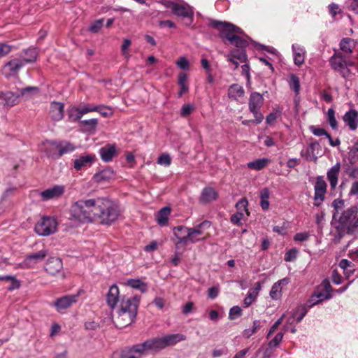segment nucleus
<instances>
[{
    "label": "nucleus",
    "mask_w": 358,
    "mask_h": 358,
    "mask_svg": "<svg viewBox=\"0 0 358 358\" xmlns=\"http://www.w3.org/2000/svg\"><path fill=\"white\" fill-rule=\"evenodd\" d=\"M260 198H261V206L263 210H267L269 207V191L267 188H264L260 192Z\"/></svg>",
    "instance_id": "nucleus-43"
},
{
    "label": "nucleus",
    "mask_w": 358,
    "mask_h": 358,
    "mask_svg": "<svg viewBox=\"0 0 358 358\" xmlns=\"http://www.w3.org/2000/svg\"><path fill=\"white\" fill-rule=\"evenodd\" d=\"M24 62L21 58H20V57L18 58L13 59L3 66V73L7 77L14 75L17 73L19 70L24 66Z\"/></svg>",
    "instance_id": "nucleus-18"
},
{
    "label": "nucleus",
    "mask_w": 358,
    "mask_h": 358,
    "mask_svg": "<svg viewBox=\"0 0 358 358\" xmlns=\"http://www.w3.org/2000/svg\"><path fill=\"white\" fill-rule=\"evenodd\" d=\"M157 163L160 165L169 166L171 163V157L169 154L163 153L158 157Z\"/></svg>",
    "instance_id": "nucleus-51"
},
{
    "label": "nucleus",
    "mask_w": 358,
    "mask_h": 358,
    "mask_svg": "<svg viewBox=\"0 0 358 358\" xmlns=\"http://www.w3.org/2000/svg\"><path fill=\"white\" fill-rule=\"evenodd\" d=\"M245 91L243 87L238 84L231 85L228 90V96L230 99L237 100L244 96Z\"/></svg>",
    "instance_id": "nucleus-35"
},
{
    "label": "nucleus",
    "mask_w": 358,
    "mask_h": 358,
    "mask_svg": "<svg viewBox=\"0 0 358 358\" xmlns=\"http://www.w3.org/2000/svg\"><path fill=\"white\" fill-rule=\"evenodd\" d=\"M353 40L350 38H343L341 40L340 43L341 49L345 52H352V45Z\"/></svg>",
    "instance_id": "nucleus-44"
},
{
    "label": "nucleus",
    "mask_w": 358,
    "mask_h": 358,
    "mask_svg": "<svg viewBox=\"0 0 358 358\" xmlns=\"http://www.w3.org/2000/svg\"><path fill=\"white\" fill-rule=\"evenodd\" d=\"M261 327V322L259 320H255L252 328L246 329L243 332V336L245 338H249L252 335L255 334L257 330Z\"/></svg>",
    "instance_id": "nucleus-42"
},
{
    "label": "nucleus",
    "mask_w": 358,
    "mask_h": 358,
    "mask_svg": "<svg viewBox=\"0 0 358 358\" xmlns=\"http://www.w3.org/2000/svg\"><path fill=\"white\" fill-rule=\"evenodd\" d=\"M65 192V187L63 185H55L41 192V196L43 201L57 199Z\"/></svg>",
    "instance_id": "nucleus-17"
},
{
    "label": "nucleus",
    "mask_w": 358,
    "mask_h": 358,
    "mask_svg": "<svg viewBox=\"0 0 358 358\" xmlns=\"http://www.w3.org/2000/svg\"><path fill=\"white\" fill-rule=\"evenodd\" d=\"M242 315V309L238 306H235L231 308L229 313V318L231 320H234Z\"/></svg>",
    "instance_id": "nucleus-48"
},
{
    "label": "nucleus",
    "mask_w": 358,
    "mask_h": 358,
    "mask_svg": "<svg viewBox=\"0 0 358 358\" xmlns=\"http://www.w3.org/2000/svg\"><path fill=\"white\" fill-rule=\"evenodd\" d=\"M210 26L220 31L222 38H225L231 44L234 45L237 49H244L248 45V42L241 38L238 34L243 33V30L233 24L213 20Z\"/></svg>",
    "instance_id": "nucleus-2"
},
{
    "label": "nucleus",
    "mask_w": 358,
    "mask_h": 358,
    "mask_svg": "<svg viewBox=\"0 0 358 358\" xmlns=\"http://www.w3.org/2000/svg\"><path fill=\"white\" fill-rule=\"evenodd\" d=\"M176 64L180 69L183 70L188 69L189 66L188 60L184 57H180Z\"/></svg>",
    "instance_id": "nucleus-60"
},
{
    "label": "nucleus",
    "mask_w": 358,
    "mask_h": 358,
    "mask_svg": "<svg viewBox=\"0 0 358 358\" xmlns=\"http://www.w3.org/2000/svg\"><path fill=\"white\" fill-rule=\"evenodd\" d=\"M78 294L66 295L61 298L57 299L54 305L58 310L66 309L70 307L73 303H75L78 301Z\"/></svg>",
    "instance_id": "nucleus-21"
},
{
    "label": "nucleus",
    "mask_w": 358,
    "mask_h": 358,
    "mask_svg": "<svg viewBox=\"0 0 358 358\" xmlns=\"http://www.w3.org/2000/svg\"><path fill=\"white\" fill-rule=\"evenodd\" d=\"M210 223L208 221H204L194 227H189L188 233L187 244L196 243L199 241H206L207 236H203L204 230L209 228Z\"/></svg>",
    "instance_id": "nucleus-9"
},
{
    "label": "nucleus",
    "mask_w": 358,
    "mask_h": 358,
    "mask_svg": "<svg viewBox=\"0 0 358 358\" xmlns=\"http://www.w3.org/2000/svg\"><path fill=\"white\" fill-rule=\"evenodd\" d=\"M120 216L118 206L111 200L106 199L98 220L102 224L110 225Z\"/></svg>",
    "instance_id": "nucleus-5"
},
{
    "label": "nucleus",
    "mask_w": 358,
    "mask_h": 358,
    "mask_svg": "<svg viewBox=\"0 0 358 358\" xmlns=\"http://www.w3.org/2000/svg\"><path fill=\"white\" fill-rule=\"evenodd\" d=\"M349 162L351 164L358 162V150L354 146L349 151Z\"/></svg>",
    "instance_id": "nucleus-52"
},
{
    "label": "nucleus",
    "mask_w": 358,
    "mask_h": 358,
    "mask_svg": "<svg viewBox=\"0 0 358 358\" xmlns=\"http://www.w3.org/2000/svg\"><path fill=\"white\" fill-rule=\"evenodd\" d=\"M315 294L316 295L317 298L318 299H320V303L325 299H329L331 298V294H329V293L326 294L322 290H321L320 292L317 291V292H315Z\"/></svg>",
    "instance_id": "nucleus-62"
},
{
    "label": "nucleus",
    "mask_w": 358,
    "mask_h": 358,
    "mask_svg": "<svg viewBox=\"0 0 358 358\" xmlns=\"http://www.w3.org/2000/svg\"><path fill=\"white\" fill-rule=\"evenodd\" d=\"M139 298L138 296L122 298L120 308L114 319L116 327L123 328L131 324L136 316Z\"/></svg>",
    "instance_id": "nucleus-1"
},
{
    "label": "nucleus",
    "mask_w": 358,
    "mask_h": 358,
    "mask_svg": "<svg viewBox=\"0 0 358 358\" xmlns=\"http://www.w3.org/2000/svg\"><path fill=\"white\" fill-rule=\"evenodd\" d=\"M103 19H100L94 22L89 28V30L93 33H97L103 26Z\"/></svg>",
    "instance_id": "nucleus-58"
},
{
    "label": "nucleus",
    "mask_w": 358,
    "mask_h": 358,
    "mask_svg": "<svg viewBox=\"0 0 358 358\" xmlns=\"http://www.w3.org/2000/svg\"><path fill=\"white\" fill-rule=\"evenodd\" d=\"M155 343L157 350H162L167 346L174 345L176 343L183 341L186 336L181 334H169L163 337L153 338Z\"/></svg>",
    "instance_id": "nucleus-11"
},
{
    "label": "nucleus",
    "mask_w": 358,
    "mask_h": 358,
    "mask_svg": "<svg viewBox=\"0 0 358 358\" xmlns=\"http://www.w3.org/2000/svg\"><path fill=\"white\" fill-rule=\"evenodd\" d=\"M310 308L306 305H301L297 307L293 313V318L296 317V322H300L308 313Z\"/></svg>",
    "instance_id": "nucleus-40"
},
{
    "label": "nucleus",
    "mask_w": 358,
    "mask_h": 358,
    "mask_svg": "<svg viewBox=\"0 0 358 358\" xmlns=\"http://www.w3.org/2000/svg\"><path fill=\"white\" fill-rule=\"evenodd\" d=\"M20 97H24L26 99H32L38 95L39 88L37 87H27L18 90Z\"/></svg>",
    "instance_id": "nucleus-36"
},
{
    "label": "nucleus",
    "mask_w": 358,
    "mask_h": 358,
    "mask_svg": "<svg viewBox=\"0 0 358 358\" xmlns=\"http://www.w3.org/2000/svg\"><path fill=\"white\" fill-rule=\"evenodd\" d=\"M340 171L341 163L337 162L327 171V177L332 189H334L337 186Z\"/></svg>",
    "instance_id": "nucleus-25"
},
{
    "label": "nucleus",
    "mask_w": 358,
    "mask_h": 358,
    "mask_svg": "<svg viewBox=\"0 0 358 358\" xmlns=\"http://www.w3.org/2000/svg\"><path fill=\"white\" fill-rule=\"evenodd\" d=\"M269 163V159L266 158L258 159L248 164V167L252 169L259 171L266 167Z\"/></svg>",
    "instance_id": "nucleus-39"
},
{
    "label": "nucleus",
    "mask_w": 358,
    "mask_h": 358,
    "mask_svg": "<svg viewBox=\"0 0 358 358\" xmlns=\"http://www.w3.org/2000/svg\"><path fill=\"white\" fill-rule=\"evenodd\" d=\"M328 122L333 129H337L338 124L335 117V111L333 108H329L327 111Z\"/></svg>",
    "instance_id": "nucleus-49"
},
{
    "label": "nucleus",
    "mask_w": 358,
    "mask_h": 358,
    "mask_svg": "<svg viewBox=\"0 0 358 358\" xmlns=\"http://www.w3.org/2000/svg\"><path fill=\"white\" fill-rule=\"evenodd\" d=\"M48 253L47 250L43 249L37 252L28 255L22 263V267L25 268L34 267L36 264L43 261L48 255Z\"/></svg>",
    "instance_id": "nucleus-12"
},
{
    "label": "nucleus",
    "mask_w": 358,
    "mask_h": 358,
    "mask_svg": "<svg viewBox=\"0 0 358 358\" xmlns=\"http://www.w3.org/2000/svg\"><path fill=\"white\" fill-rule=\"evenodd\" d=\"M25 56L20 55V58L26 63L34 62L36 60L38 52L35 48H29L24 50Z\"/></svg>",
    "instance_id": "nucleus-37"
},
{
    "label": "nucleus",
    "mask_w": 358,
    "mask_h": 358,
    "mask_svg": "<svg viewBox=\"0 0 358 358\" xmlns=\"http://www.w3.org/2000/svg\"><path fill=\"white\" fill-rule=\"evenodd\" d=\"M78 110H80V114H82V115L87 114L90 112L96 111V106H93L91 104H86L83 106L77 107Z\"/></svg>",
    "instance_id": "nucleus-54"
},
{
    "label": "nucleus",
    "mask_w": 358,
    "mask_h": 358,
    "mask_svg": "<svg viewBox=\"0 0 358 358\" xmlns=\"http://www.w3.org/2000/svg\"><path fill=\"white\" fill-rule=\"evenodd\" d=\"M327 183L322 176H318L315 185V205L319 206L324 199V194L327 191Z\"/></svg>",
    "instance_id": "nucleus-14"
},
{
    "label": "nucleus",
    "mask_w": 358,
    "mask_h": 358,
    "mask_svg": "<svg viewBox=\"0 0 358 358\" xmlns=\"http://www.w3.org/2000/svg\"><path fill=\"white\" fill-rule=\"evenodd\" d=\"M189 231V227H186L185 226H178L173 228V233L174 237L176 239L175 242L176 248L178 250L179 248L180 245H187V238L188 233Z\"/></svg>",
    "instance_id": "nucleus-13"
},
{
    "label": "nucleus",
    "mask_w": 358,
    "mask_h": 358,
    "mask_svg": "<svg viewBox=\"0 0 358 358\" xmlns=\"http://www.w3.org/2000/svg\"><path fill=\"white\" fill-rule=\"evenodd\" d=\"M339 266L341 268L346 271L347 273H353L355 271L353 264L348 259H343L339 263Z\"/></svg>",
    "instance_id": "nucleus-46"
},
{
    "label": "nucleus",
    "mask_w": 358,
    "mask_h": 358,
    "mask_svg": "<svg viewBox=\"0 0 358 358\" xmlns=\"http://www.w3.org/2000/svg\"><path fill=\"white\" fill-rule=\"evenodd\" d=\"M292 51L294 54V62L297 66H301L305 59V50L299 45H292Z\"/></svg>",
    "instance_id": "nucleus-32"
},
{
    "label": "nucleus",
    "mask_w": 358,
    "mask_h": 358,
    "mask_svg": "<svg viewBox=\"0 0 358 358\" xmlns=\"http://www.w3.org/2000/svg\"><path fill=\"white\" fill-rule=\"evenodd\" d=\"M349 194L350 196L358 195V181L356 180L352 183Z\"/></svg>",
    "instance_id": "nucleus-64"
},
{
    "label": "nucleus",
    "mask_w": 358,
    "mask_h": 358,
    "mask_svg": "<svg viewBox=\"0 0 358 358\" xmlns=\"http://www.w3.org/2000/svg\"><path fill=\"white\" fill-rule=\"evenodd\" d=\"M82 116V114H80V110L77 107L72 108L69 114V119L73 122L79 120Z\"/></svg>",
    "instance_id": "nucleus-55"
},
{
    "label": "nucleus",
    "mask_w": 358,
    "mask_h": 358,
    "mask_svg": "<svg viewBox=\"0 0 358 358\" xmlns=\"http://www.w3.org/2000/svg\"><path fill=\"white\" fill-rule=\"evenodd\" d=\"M288 282L287 278H283L274 283L270 291V296L274 300L279 299L282 295V285H287Z\"/></svg>",
    "instance_id": "nucleus-31"
},
{
    "label": "nucleus",
    "mask_w": 358,
    "mask_h": 358,
    "mask_svg": "<svg viewBox=\"0 0 358 358\" xmlns=\"http://www.w3.org/2000/svg\"><path fill=\"white\" fill-rule=\"evenodd\" d=\"M320 145L319 143L316 141L312 142L309 144L306 151L302 150L301 152V155L306 157L307 160L316 162L319 152L318 151L317 152L315 151L320 150Z\"/></svg>",
    "instance_id": "nucleus-23"
},
{
    "label": "nucleus",
    "mask_w": 358,
    "mask_h": 358,
    "mask_svg": "<svg viewBox=\"0 0 358 358\" xmlns=\"http://www.w3.org/2000/svg\"><path fill=\"white\" fill-rule=\"evenodd\" d=\"M50 115L52 120L56 121L61 120L64 117V104L61 102H52Z\"/></svg>",
    "instance_id": "nucleus-29"
},
{
    "label": "nucleus",
    "mask_w": 358,
    "mask_h": 358,
    "mask_svg": "<svg viewBox=\"0 0 358 358\" xmlns=\"http://www.w3.org/2000/svg\"><path fill=\"white\" fill-rule=\"evenodd\" d=\"M127 284L132 288L140 289L142 292H146L148 289L147 285L139 279L129 280Z\"/></svg>",
    "instance_id": "nucleus-41"
},
{
    "label": "nucleus",
    "mask_w": 358,
    "mask_h": 358,
    "mask_svg": "<svg viewBox=\"0 0 358 358\" xmlns=\"http://www.w3.org/2000/svg\"><path fill=\"white\" fill-rule=\"evenodd\" d=\"M162 3L171 10L172 13L178 17L187 18L186 25L189 26L194 18L193 8L186 3H178L172 1H164Z\"/></svg>",
    "instance_id": "nucleus-4"
},
{
    "label": "nucleus",
    "mask_w": 358,
    "mask_h": 358,
    "mask_svg": "<svg viewBox=\"0 0 358 358\" xmlns=\"http://www.w3.org/2000/svg\"><path fill=\"white\" fill-rule=\"evenodd\" d=\"M48 145L51 147L52 150L59 151L57 157H60L64 154L71 152L75 150V146L69 142L57 143L54 141H50L48 142Z\"/></svg>",
    "instance_id": "nucleus-20"
},
{
    "label": "nucleus",
    "mask_w": 358,
    "mask_h": 358,
    "mask_svg": "<svg viewBox=\"0 0 358 358\" xmlns=\"http://www.w3.org/2000/svg\"><path fill=\"white\" fill-rule=\"evenodd\" d=\"M120 291L116 285H113L107 294L106 301L111 309H114L119 300Z\"/></svg>",
    "instance_id": "nucleus-28"
},
{
    "label": "nucleus",
    "mask_w": 358,
    "mask_h": 358,
    "mask_svg": "<svg viewBox=\"0 0 358 358\" xmlns=\"http://www.w3.org/2000/svg\"><path fill=\"white\" fill-rule=\"evenodd\" d=\"M171 212V208L165 206L157 213L156 220L159 225L163 227L167 224Z\"/></svg>",
    "instance_id": "nucleus-34"
},
{
    "label": "nucleus",
    "mask_w": 358,
    "mask_h": 358,
    "mask_svg": "<svg viewBox=\"0 0 358 358\" xmlns=\"http://www.w3.org/2000/svg\"><path fill=\"white\" fill-rule=\"evenodd\" d=\"M0 98L4 100L5 104L9 106H13L19 103L20 98L19 92L13 93L12 92H6L0 94Z\"/></svg>",
    "instance_id": "nucleus-33"
},
{
    "label": "nucleus",
    "mask_w": 358,
    "mask_h": 358,
    "mask_svg": "<svg viewBox=\"0 0 358 358\" xmlns=\"http://www.w3.org/2000/svg\"><path fill=\"white\" fill-rule=\"evenodd\" d=\"M343 120L350 130L355 131L358 127V112L356 110L351 109L346 112Z\"/></svg>",
    "instance_id": "nucleus-22"
},
{
    "label": "nucleus",
    "mask_w": 358,
    "mask_h": 358,
    "mask_svg": "<svg viewBox=\"0 0 358 358\" xmlns=\"http://www.w3.org/2000/svg\"><path fill=\"white\" fill-rule=\"evenodd\" d=\"M98 124V120L93 118L80 121V125L87 132H94Z\"/></svg>",
    "instance_id": "nucleus-38"
},
{
    "label": "nucleus",
    "mask_w": 358,
    "mask_h": 358,
    "mask_svg": "<svg viewBox=\"0 0 358 358\" xmlns=\"http://www.w3.org/2000/svg\"><path fill=\"white\" fill-rule=\"evenodd\" d=\"M88 199H80L71 208V215L80 222H92Z\"/></svg>",
    "instance_id": "nucleus-6"
},
{
    "label": "nucleus",
    "mask_w": 358,
    "mask_h": 358,
    "mask_svg": "<svg viewBox=\"0 0 358 358\" xmlns=\"http://www.w3.org/2000/svg\"><path fill=\"white\" fill-rule=\"evenodd\" d=\"M150 350H157L153 338L146 340L120 351L115 352L112 358H142V356Z\"/></svg>",
    "instance_id": "nucleus-3"
},
{
    "label": "nucleus",
    "mask_w": 358,
    "mask_h": 358,
    "mask_svg": "<svg viewBox=\"0 0 358 358\" xmlns=\"http://www.w3.org/2000/svg\"><path fill=\"white\" fill-rule=\"evenodd\" d=\"M0 280L1 281L6 280L8 282H13V285H9L8 287V290H13L15 289H17L20 287L19 281L14 276H12V275L0 276Z\"/></svg>",
    "instance_id": "nucleus-45"
},
{
    "label": "nucleus",
    "mask_w": 358,
    "mask_h": 358,
    "mask_svg": "<svg viewBox=\"0 0 358 358\" xmlns=\"http://www.w3.org/2000/svg\"><path fill=\"white\" fill-rule=\"evenodd\" d=\"M63 267L59 258L50 257L45 264V269L50 275H55L59 273Z\"/></svg>",
    "instance_id": "nucleus-24"
},
{
    "label": "nucleus",
    "mask_w": 358,
    "mask_h": 358,
    "mask_svg": "<svg viewBox=\"0 0 358 358\" xmlns=\"http://www.w3.org/2000/svg\"><path fill=\"white\" fill-rule=\"evenodd\" d=\"M310 130L315 136H326L327 137V135H329V134H328L323 128H317L315 126H311L310 127Z\"/></svg>",
    "instance_id": "nucleus-57"
},
{
    "label": "nucleus",
    "mask_w": 358,
    "mask_h": 358,
    "mask_svg": "<svg viewBox=\"0 0 358 358\" xmlns=\"http://www.w3.org/2000/svg\"><path fill=\"white\" fill-rule=\"evenodd\" d=\"M217 196L218 194L213 187H206L201 193L199 201L201 203H207L216 200Z\"/></svg>",
    "instance_id": "nucleus-27"
},
{
    "label": "nucleus",
    "mask_w": 358,
    "mask_h": 358,
    "mask_svg": "<svg viewBox=\"0 0 358 358\" xmlns=\"http://www.w3.org/2000/svg\"><path fill=\"white\" fill-rule=\"evenodd\" d=\"M96 111L99 113L103 117H108L113 114V111L110 108L105 106H96Z\"/></svg>",
    "instance_id": "nucleus-53"
},
{
    "label": "nucleus",
    "mask_w": 358,
    "mask_h": 358,
    "mask_svg": "<svg viewBox=\"0 0 358 358\" xmlns=\"http://www.w3.org/2000/svg\"><path fill=\"white\" fill-rule=\"evenodd\" d=\"M297 250L292 249L285 254V260L286 262H291L296 257Z\"/></svg>",
    "instance_id": "nucleus-63"
},
{
    "label": "nucleus",
    "mask_w": 358,
    "mask_h": 358,
    "mask_svg": "<svg viewBox=\"0 0 358 358\" xmlns=\"http://www.w3.org/2000/svg\"><path fill=\"white\" fill-rule=\"evenodd\" d=\"M280 113L279 111H275L273 113H271L268 115H267L266 121L267 124H272L274 122L276 119L280 116Z\"/></svg>",
    "instance_id": "nucleus-61"
},
{
    "label": "nucleus",
    "mask_w": 358,
    "mask_h": 358,
    "mask_svg": "<svg viewBox=\"0 0 358 358\" xmlns=\"http://www.w3.org/2000/svg\"><path fill=\"white\" fill-rule=\"evenodd\" d=\"M248 202L245 198L241 199L236 204V207L238 212L243 213L244 211L248 212L247 206Z\"/></svg>",
    "instance_id": "nucleus-56"
},
{
    "label": "nucleus",
    "mask_w": 358,
    "mask_h": 358,
    "mask_svg": "<svg viewBox=\"0 0 358 358\" xmlns=\"http://www.w3.org/2000/svg\"><path fill=\"white\" fill-rule=\"evenodd\" d=\"M57 222L55 218L52 217H43L36 224L35 231L43 236H48L54 234L57 231Z\"/></svg>",
    "instance_id": "nucleus-7"
},
{
    "label": "nucleus",
    "mask_w": 358,
    "mask_h": 358,
    "mask_svg": "<svg viewBox=\"0 0 358 358\" xmlns=\"http://www.w3.org/2000/svg\"><path fill=\"white\" fill-rule=\"evenodd\" d=\"M264 98L262 95L258 92H253L250 94L249 99V110L254 115L256 124H259L264 119L263 115L259 113V110L263 104Z\"/></svg>",
    "instance_id": "nucleus-8"
},
{
    "label": "nucleus",
    "mask_w": 358,
    "mask_h": 358,
    "mask_svg": "<svg viewBox=\"0 0 358 358\" xmlns=\"http://www.w3.org/2000/svg\"><path fill=\"white\" fill-rule=\"evenodd\" d=\"M329 62L331 68L343 78H348L351 74L350 70L348 68L347 60L343 58L341 53H335L330 58Z\"/></svg>",
    "instance_id": "nucleus-10"
},
{
    "label": "nucleus",
    "mask_w": 358,
    "mask_h": 358,
    "mask_svg": "<svg viewBox=\"0 0 358 358\" xmlns=\"http://www.w3.org/2000/svg\"><path fill=\"white\" fill-rule=\"evenodd\" d=\"M12 50V46L0 43V57H4Z\"/></svg>",
    "instance_id": "nucleus-59"
},
{
    "label": "nucleus",
    "mask_w": 358,
    "mask_h": 358,
    "mask_svg": "<svg viewBox=\"0 0 358 358\" xmlns=\"http://www.w3.org/2000/svg\"><path fill=\"white\" fill-rule=\"evenodd\" d=\"M105 197H97L95 199H88L89 206L90 208V213L92 215V220L97 221L101 213V209L106 201Z\"/></svg>",
    "instance_id": "nucleus-15"
},
{
    "label": "nucleus",
    "mask_w": 358,
    "mask_h": 358,
    "mask_svg": "<svg viewBox=\"0 0 358 358\" xmlns=\"http://www.w3.org/2000/svg\"><path fill=\"white\" fill-rule=\"evenodd\" d=\"M99 153L103 162H110L116 155V147L115 145H107L99 150Z\"/></svg>",
    "instance_id": "nucleus-30"
},
{
    "label": "nucleus",
    "mask_w": 358,
    "mask_h": 358,
    "mask_svg": "<svg viewBox=\"0 0 358 358\" xmlns=\"http://www.w3.org/2000/svg\"><path fill=\"white\" fill-rule=\"evenodd\" d=\"M257 291H252L250 290L247 296L244 299L243 304L245 307L250 306L252 302L255 300L257 298Z\"/></svg>",
    "instance_id": "nucleus-50"
},
{
    "label": "nucleus",
    "mask_w": 358,
    "mask_h": 358,
    "mask_svg": "<svg viewBox=\"0 0 358 358\" xmlns=\"http://www.w3.org/2000/svg\"><path fill=\"white\" fill-rule=\"evenodd\" d=\"M115 178L114 171L107 167L99 172L95 173L93 176V181L98 184H104L110 182Z\"/></svg>",
    "instance_id": "nucleus-19"
},
{
    "label": "nucleus",
    "mask_w": 358,
    "mask_h": 358,
    "mask_svg": "<svg viewBox=\"0 0 358 358\" xmlns=\"http://www.w3.org/2000/svg\"><path fill=\"white\" fill-rule=\"evenodd\" d=\"M227 61L234 64V69H236L238 67V60L241 62L245 63L248 57L246 52L244 49H234L230 51V52L226 55Z\"/></svg>",
    "instance_id": "nucleus-16"
},
{
    "label": "nucleus",
    "mask_w": 358,
    "mask_h": 358,
    "mask_svg": "<svg viewBox=\"0 0 358 358\" xmlns=\"http://www.w3.org/2000/svg\"><path fill=\"white\" fill-rule=\"evenodd\" d=\"M94 161L95 155H82L74 160L73 167L76 170L79 171L83 168L90 166Z\"/></svg>",
    "instance_id": "nucleus-26"
},
{
    "label": "nucleus",
    "mask_w": 358,
    "mask_h": 358,
    "mask_svg": "<svg viewBox=\"0 0 358 358\" xmlns=\"http://www.w3.org/2000/svg\"><path fill=\"white\" fill-rule=\"evenodd\" d=\"M289 86L296 94H298L299 92V90H300L299 79L294 74H292L290 76Z\"/></svg>",
    "instance_id": "nucleus-47"
}]
</instances>
